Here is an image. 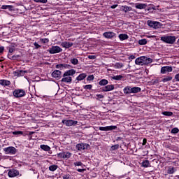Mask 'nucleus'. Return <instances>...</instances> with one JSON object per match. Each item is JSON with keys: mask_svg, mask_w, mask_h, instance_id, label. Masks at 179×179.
Masks as SVG:
<instances>
[{"mask_svg": "<svg viewBox=\"0 0 179 179\" xmlns=\"http://www.w3.org/2000/svg\"><path fill=\"white\" fill-rule=\"evenodd\" d=\"M76 73V71L75 69H70L64 72L63 74V78L61 80V82H64V83H72V77L73 75Z\"/></svg>", "mask_w": 179, "mask_h": 179, "instance_id": "1", "label": "nucleus"}, {"mask_svg": "<svg viewBox=\"0 0 179 179\" xmlns=\"http://www.w3.org/2000/svg\"><path fill=\"white\" fill-rule=\"evenodd\" d=\"M176 38L173 36H163L161 37V41L166 43V44H174Z\"/></svg>", "mask_w": 179, "mask_h": 179, "instance_id": "2", "label": "nucleus"}, {"mask_svg": "<svg viewBox=\"0 0 179 179\" xmlns=\"http://www.w3.org/2000/svg\"><path fill=\"white\" fill-rule=\"evenodd\" d=\"M14 97L19 99L20 97H24L26 96V90L23 89L15 90L13 92Z\"/></svg>", "mask_w": 179, "mask_h": 179, "instance_id": "3", "label": "nucleus"}, {"mask_svg": "<svg viewBox=\"0 0 179 179\" xmlns=\"http://www.w3.org/2000/svg\"><path fill=\"white\" fill-rule=\"evenodd\" d=\"M5 155H16L17 150L13 146H9L3 149Z\"/></svg>", "mask_w": 179, "mask_h": 179, "instance_id": "4", "label": "nucleus"}, {"mask_svg": "<svg viewBox=\"0 0 179 179\" xmlns=\"http://www.w3.org/2000/svg\"><path fill=\"white\" fill-rule=\"evenodd\" d=\"M90 148V145L87 143H78L76 145V149L79 152H82V150H86Z\"/></svg>", "mask_w": 179, "mask_h": 179, "instance_id": "5", "label": "nucleus"}, {"mask_svg": "<svg viewBox=\"0 0 179 179\" xmlns=\"http://www.w3.org/2000/svg\"><path fill=\"white\" fill-rule=\"evenodd\" d=\"M50 54H58L59 52H62V48L59 46H52L48 50Z\"/></svg>", "mask_w": 179, "mask_h": 179, "instance_id": "6", "label": "nucleus"}, {"mask_svg": "<svg viewBox=\"0 0 179 179\" xmlns=\"http://www.w3.org/2000/svg\"><path fill=\"white\" fill-rule=\"evenodd\" d=\"M72 157V153L70 152H62L57 154L59 159H70Z\"/></svg>", "mask_w": 179, "mask_h": 179, "instance_id": "7", "label": "nucleus"}, {"mask_svg": "<svg viewBox=\"0 0 179 179\" xmlns=\"http://www.w3.org/2000/svg\"><path fill=\"white\" fill-rule=\"evenodd\" d=\"M62 72L59 70H55L52 73V78H55L57 80H59L62 78Z\"/></svg>", "mask_w": 179, "mask_h": 179, "instance_id": "8", "label": "nucleus"}, {"mask_svg": "<svg viewBox=\"0 0 179 179\" xmlns=\"http://www.w3.org/2000/svg\"><path fill=\"white\" fill-rule=\"evenodd\" d=\"M147 23L150 27H152L153 29H159L160 26V22L152 20H148Z\"/></svg>", "mask_w": 179, "mask_h": 179, "instance_id": "9", "label": "nucleus"}, {"mask_svg": "<svg viewBox=\"0 0 179 179\" xmlns=\"http://www.w3.org/2000/svg\"><path fill=\"white\" fill-rule=\"evenodd\" d=\"M19 174H20V173L17 169H10L8 172V176L10 178H13V177H17V176H19Z\"/></svg>", "mask_w": 179, "mask_h": 179, "instance_id": "10", "label": "nucleus"}, {"mask_svg": "<svg viewBox=\"0 0 179 179\" xmlns=\"http://www.w3.org/2000/svg\"><path fill=\"white\" fill-rule=\"evenodd\" d=\"M103 36L105 38H108V40H111V38H114L117 34L114 33L113 31H106L103 34Z\"/></svg>", "mask_w": 179, "mask_h": 179, "instance_id": "11", "label": "nucleus"}, {"mask_svg": "<svg viewBox=\"0 0 179 179\" xmlns=\"http://www.w3.org/2000/svg\"><path fill=\"white\" fill-rule=\"evenodd\" d=\"M56 68L57 69H60V71H62L63 69H71L72 66L70 64H59L56 65Z\"/></svg>", "mask_w": 179, "mask_h": 179, "instance_id": "12", "label": "nucleus"}, {"mask_svg": "<svg viewBox=\"0 0 179 179\" xmlns=\"http://www.w3.org/2000/svg\"><path fill=\"white\" fill-rule=\"evenodd\" d=\"M117 129V126H106V127H100L99 131H114Z\"/></svg>", "mask_w": 179, "mask_h": 179, "instance_id": "13", "label": "nucleus"}, {"mask_svg": "<svg viewBox=\"0 0 179 179\" xmlns=\"http://www.w3.org/2000/svg\"><path fill=\"white\" fill-rule=\"evenodd\" d=\"M146 60V57L141 56L135 60L136 65H144V62Z\"/></svg>", "mask_w": 179, "mask_h": 179, "instance_id": "14", "label": "nucleus"}, {"mask_svg": "<svg viewBox=\"0 0 179 179\" xmlns=\"http://www.w3.org/2000/svg\"><path fill=\"white\" fill-rule=\"evenodd\" d=\"M62 122L67 126V127H72V125H76V124H78V121L76 120H62Z\"/></svg>", "mask_w": 179, "mask_h": 179, "instance_id": "15", "label": "nucleus"}, {"mask_svg": "<svg viewBox=\"0 0 179 179\" xmlns=\"http://www.w3.org/2000/svg\"><path fill=\"white\" fill-rule=\"evenodd\" d=\"M167 72H173V67L169 66H163L161 68V73H166Z\"/></svg>", "mask_w": 179, "mask_h": 179, "instance_id": "16", "label": "nucleus"}, {"mask_svg": "<svg viewBox=\"0 0 179 179\" xmlns=\"http://www.w3.org/2000/svg\"><path fill=\"white\" fill-rule=\"evenodd\" d=\"M166 173L169 175L174 174V173H176L177 168L174 166H169L166 168Z\"/></svg>", "mask_w": 179, "mask_h": 179, "instance_id": "17", "label": "nucleus"}, {"mask_svg": "<svg viewBox=\"0 0 179 179\" xmlns=\"http://www.w3.org/2000/svg\"><path fill=\"white\" fill-rule=\"evenodd\" d=\"M115 87L114 85H108L105 87H102V92H111V90H114Z\"/></svg>", "mask_w": 179, "mask_h": 179, "instance_id": "18", "label": "nucleus"}, {"mask_svg": "<svg viewBox=\"0 0 179 179\" xmlns=\"http://www.w3.org/2000/svg\"><path fill=\"white\" fill-rule=\"evenodd\" d=\"M61 45L63 48H71L73 45V43L64 41L61 43Z\"/></svg>", "mask_w": 179, "mask_h": 179, "instance_id": "19", "label": "nucleus"}, {"mask_svg": "<svg viewBox=\"0 0 179 179\" xmlns=\"http://www.w3.org/2000/svg\"><path fill=\"white\" fill-rule=\"evenodd\" d=\"M27 73V71H24V70H17L15 71V76L20 77V76H24Z\"/></svg>", "mask_w": 179, "mask_h": 179, "instance_id": "20", "label": "nucleus"}, {"mask_svg": "<svg viewBox=\"0 0 179 179\" xmlns=\"http://www.w3.org/2000/svg\"><path fill=\"white\" fill-rule=\"evenodd\" d=\"M1 86H10V81L5 79L0 80Z\"/></svg>", "mask_w": 179, "mask_h": 179, "instance_id": "21", "label": "nucleus"}, {"mask_svg": "<svg viewBox=\"0 0 179 179\" xmlns=\"http://www.w3.org/2000/svg\"><path fill=\"white\" fill-rule=\"evenodd\" d=\"M118 38H120V41H124V40H128L129 36L127 34H119Z\"/></svg>", "mask_w": 179, "mask_h": 179, "instance_id": "22", "label": "nucleus"}, {"mask_svg": "<svg viewBox=\"0 0 179 179\" xmlns=\"http://www.w3.org/2000/svg\"><path fill=\"white\" fill-rule=\"evenodd\" d=\"M135 8L136 9H145L146 8V4L142 3H136L135 4Z\"/></svg>", "mask_w": 179, "mask_h": 179, "instance_id": "23", "label": "nucleus"}, {"mask_svg": "<svg viewBox=\"0 0 179 179\" xmlns=\"http://www.w3.org/2000/svg\"><path fill=\"white\" fill-rule=\"evenodd\" d=\"M124 94H131L132 93V87L127 86L123 89Z\"/></svg>", "mask_w": 179, "mask_h": 179, "instance_id": "24", "label": "nucleus"}, {"mask_svg": "<svg viewBox=\"0 0 179 179\" xmlns=\"http://www.w3.org/2000/svg\"><path fill=\"white\" fill-rule=\"evenodd\" d=\"M19 58H20V55H9L8 59L11 61H18Z\"/></svg>", "mask_w": 179, "mask_h": 179, "instance_id": "25", "label": "nucleus"}, {"mask_svg": "<svg viewBox=\"0 0 179 179\" xmlns=\"http://www.w3.org/2000/svg\"><path fill=\"white\" fill-rule=\"evenodd\" d=\"M40 148L42 150H44V152H50L51 150V147L47 145L42 144L40 145Z\"/></svg>", "mask_w": 179, "mask_h": 179, "instance_id": "26", "label": "nucleus"}, {"mask_svg": "<svg viewBox=\"0 0 179 179\" xmlns=\"http://www.w3.org/2000/svg\"><path fill=\"white\" fill-rule=\"evenodd\" d=\"M1 9H4V10L8 9V10H9L10 12H12V10H13V6L3 5L1 6Z\"/></svg>", "mask_w": 179, "mask_h": 179, "instance_id": "27", "label": "nucleus"}, {"mask_svg": "<svg viewBox=\"0 0 179 179\" xmlns=\"http://www.w3.org/2000/svg\"><path fill=\"white\" fill-rule=\"evenodd\" d=\"M171 80H173V77L170 76H164V78L162 79V82H163L164 83H166V82H170Z\"/></svg>", "mask_w": 179, "mask_h": 179, "instance_id": "28", "label": "nucleus"}, {"mask_svg": "<svg viewBox=\"0 0 179 179\" xmlns=\"http://www.w3.org/2000/svg\"><path fill=\"white\" fill-rule=\"evenodd\" d=\"M7 50H8V55H7V57L8 58L9 55H12V54L15 51V46H8V47H7Z\"/></svg>", "mask_w": 179, "mask_h": 179, "instance_id": "29", "label": "nucleus"}, {"mask_svg": "<svg viewBox=\"0 0 179 179\" xmlns=\"http://www.w3.org/2000/svg\"><path fill=\"white\" fill-rule=\"evenodd\" d=\"M141 166L142 167H145V168L150 167V162H149V160L145 159L142 162Z\"/></svg>", "mask_w": 179, "mask_h": 179, "instance_id": "30", "label": "nucleus"}, {"mask_svg": "<svg viewBox=\"0 0 179 179\" xmlns=\"http://www.w3.org/2000/svg\"><path fill=\"white\" fill-rule=\"evenodd\" d=\"M86 76H87V75L85 73H83L76 78V80H83V79L86 78Z\"/></svg>", "mask_w": 179, "mask_h": 179, "instance_id": "31", "label": "nucleus"}, {"mask_svg": "<svg viewBox=\"0 0 179 179\" xmlns=\"http://www.w3.org/2000/svg\"><path fill=\"white\" fill-rule=\"evenodd\" d=\"M99 86H106V85H108V80L106 79H102L99 82Z\"/></svg>", "mask_w": 179, "mask_h": 179, "instance_id": "32", "label": "nucleus"}, {"mask_svg": "<svg viewBox=\"0 0 179 179\" xmlns=\"http://www.w3.org/2000/svg\"><path fill=\"white\" fill-rule=\"evenodd\" d=\"M141 90H142L139 87H131V93H134V94L140 93Z\"/></svg>", "mask_w": 179, "mask_h": 179, "instance_id": "33", "label": "nucleus"}, {"mask_svg": "<svg viewBox=\"0 0 179 179\" xmlns=\"http://www.w3.org/2000/svg\"><path fill=\"white\" fill-rule=\"evenodd\" d=\"M111 79H113V80H122V79H124V76H122V75L114 76L111 77Z\"/></svg>", "mask_w": 179, "mask_h": 179, "instance_id": "34", "label": "nucleus"}, {"mask_svg": "<svg viewBox=\"0 0 179 179\" xmlns=\"http://www.w3.org/2000/svg\"><path fill=\"white\" fill-rule=\"evenodd\" d=\"M118 149H120V145L115 144L110 147V152H113L114 150H118Z\"/></svg>", "mask_w": 179, "mask_h": 179, "instance_id": "35", "label": "nucleus"}, {"mask_svg": "<svg viewBox=\"0 0 179 179\" xmlns=\"http://www.w3.org/2000/svg\"><path fill=\"white\" fill-rule=\"evenodd\" d=\"M122 10H123V12H125V13H127V12H130V10H132V7L128 6H123Z\"/></svg>", "mask_w": 179, "mask_h": 179, "instance_id": "36", "label": "nucleus"}, {"mask_svg": "<svg viewBox=\"0 0 179 179\" xmlns=\"http://www.w3.org/2000/svg\"><path fill=\"white\" fill-rule=\"evenodd\" d=\"M152 62L153 59L145 57V60H144V65H148V64H152Z\"/></svg>", "mask_w": 179, "mask_h": 179, "instance_id": "37", "label": "nucleus"}, {"mask_svg": "<svg viewBox=\"0 0 179 179\" xmlns=\"http://www.w3.org/2000/svg\"><path fill=\"white\" fill-rule=\"evenodd\" d=\"M139 45H146L148 44V40L146 39H141L138 41Z\"/></svg>", "mask_w": 179, "mask_h": 179, "instance_id": "38", "label": "nucleus"}, {"mask_svg": "<svg viewBox=\"0 0 179 179\" xmlns=\"http://www.w3.org/2000/svg\"><path fill=\"white\" fill-rule=\"evenodd\" d=\"M162 115H165L166 117H171L173 115V112L170 111H164L162 113Z\"/></svg>", "mask_w": 179, "mask_h": 179, "instance_id": "39", "label": "nucleus"}, {"mask_svg": "<svg viewBox=\"0 0 179 179\" xmlns=\"http://www.w3.org/2000/svg\"><path fill=\"white\" fill-rule=\"evenodd\" d=\"M57 169H58V165L53 164L49 166L50 171H55Z\"/></svg>", "mask_w": 179, "mask_h": 179, "instance_id": "40", "label": "nucleus"}, {"mask_svg": "<svg viewBox=\"0 0 179 179\" xmlns=\"http://www.w3.org/2000/svg\"><path fill=\"white\" fill-rule=\"evenodd\" d=\"M70 62L73 65H78L79 64V60L76 58L71 59Z\"/></svg>", "mask_w": 179, "mask_h": 179, "instance_id": "41", "label": "nucleus"}, {"mask_svg": "<svg viewBox=\"0 0 179 179\" xmlns=\"http://www.w3.org/2000/svg\"><path fill=\"white\" fill-rule=\"evenodd\" d=\"M115 68L117 69H121L124 66V64L122 63L117 62L115 64Z\"/></svg>", "mask_w": 179, "mask_h": 179, "instance_id": "42", "label": "nucleus"}, {"mask_svg": "<svg viewBox=\"0 0 179 179\" xmlns=\"http://www.w3.org/2000/svg\"><path fill=\"white\" fill-rule=\"evenodd\" d=\"M83 89H85V90H92V88L93 87V85H86L83 86Z\"/></svg>", "mask_w": 179, "mask_h": 179, "instance_id": "43", "label": "nucleus"}, {"mask_svg": "<svg viewBox=\"0 0 179 179\" xmlns=\"http://www.w3.org/2000/svg\"><path fill=\"white\" fill-rule=\"evenodd\" d=\"M73 166H80V167H85V164H83V163H82V162H76L73 163Z\"/></svg>", "mask_w": 179, "mask_h": 179, "instance_id": "44", "label": "nucleus"}, {"mask_svg": "<svg viewBox=\"0 0 179 179\" xmlns=\"http://www.w3.org/2000/svg\"><path fill=\"white\" fill-rule=\"evenodd\" d=\"M34 2H36V3H47L48 0H34Z\"/></svg>", "mask_w": 179, "mask_h": 179, "instance_id": "45", "label": "nucleus"}, {"mask_svg": "<svg viewBox=\"0 0 179 179\" xmlns=\"http://www.w3.org/2000/svg\"><path fill=\"white\" fill-rule=\"evenodd\" d=\"M178 132H179V129H178V127H174V128H173V129H171V134H178Z\"/></svg>", "mask_w": 179, "mask_h": 179, "instance_id": "46", "label": "nucleus"}, {"mask_svg": "<svg viewBox=\"0 0 179 179\" xmlns=\"http://www.w3.org/2000/svg\"><path fill=\"white\" fill-rule=\"evenodd\" d=\"M13 135H16L17 136H19V135H23V131H13Z\"/></svg>", "mask_w": 179, "mask_h": 179, "instance_id": "47", "label": "nucleus"}, {"mask_svg": "<svg viewBox=\"0 0 179 179\" xmlns=\"http://www.w3.org/2000/svg\"><path fill=\"white\" fill-rule=\"evenodd\" d=\"M87 82H90L92 80H94V76L93 75H90L87 78Z\"/></svg>", "mask_w": 179, "mask_h": 179, "instance_id": "48", "label": "nucleus"}, {"mask_svg": "<svg viewBox=\"0 0 179 179\" xmlns=\"http://www.w3.org/2000/svg\"><path fill=\"white\" fill-rule=\"evenodd\" d=\"M41 41L43 43V44H47V43L50 42V39L45 38H42L41 39Z\"/></svg>", "mask_w": 179, "mask_h": 179, "instance_id": "49", "label": "nucleus"}, {"mask_svg": "<svg viewBox=\"0 0 179 179\" xmlns=\"http://www.w3.org/2000/svg\"><path fill=\"white\" fill-rule=\"evenodd\" d=\"M96 100H100L101 99H104V96L100 94H97L96 95Z\"/></svg>", "mask_w": 179, "mask_h": 179, "instance_id": "50", "label": "nucleus"}, {"mask_svg": "<svg viewBox=\"0 0 179 179\" xmlns=\"http://www.w3.org/2000/svg\"><path fill=\"white\" fill-rule=\"evenodd\" d=\"M34 45L36 50H38V48H40L41 47V45H40L38 43H37V42H34Z\"/></svg>", "mask_w": 179, "mask_h": 179, "instance_id": "51", "label": "nucleus"}, {"mask_svg": "<svg viewBox=\"0 0 179 179\" xmlns=\"http://www.w3.org/2000/svg\"><path fill=\"white\" fill-rule=\"evenodd\" d=\"M77 171H78V173H85V171H86V169H78Z\"/></svg>", "mask_w": 179, "mask_h": 179, "instance_id": "52", "label": "nucleus"}, {"mask_svg": "<svg viewBox=\"0 0 179 179\" xmlns=\"http://www.w3.org/2000/svg\"><path fill=\"white\" fill-rule=\"evenodd\" d=\"M4 50H5V47L1 46L0 47V55H1V54H3Z\"/></svg>", "mask_w": 179, "mask_h": 179, "instance_id": "53", "label": "nucleus"}, {"mask_svg": "<svg viewBox=\"0 0 179 179\" xmlns=\"http://www.w3.org/2000/svg\"><path fill=\"white\" fill-rule=\"evenodd\" d=\"M71 178V175L69 174H66L63 176V179H69Z\"/></svg>", "mask_w": 179, "mask_h": 179, "instance_id": "54", "label": "nucleus"}, {"mask_svg": "<svg viewBox=\"0 0 179 179\" xmlns=\"http://www.w3.org/2000/svg\"><path fill=\"white\" fill-rule=\"evenodd\" d=\"M88 59H96V55H89Z\"/></svg>", "mask_w": 179, "mask_h": 179, "instance_id": "55", "label": "nucleus"}, {"mask_svg": "<svg viewBox=\"0 0 179 179\" xmlns=\"http://www.w3.org/2000/svg\"><path fill=\"white\" fill-rule=\"evenodd\" d=\"M146 143H148V139L143 138V143H142L143 146H145V145H146Z\"/></svg>", "mask_w": 179, "mask_h": 179, "instance_id": "56", "label": "nucleus"}, {"mask_svg": "<svg viewBox=\"0 0 179 179\" xmlns=\"http://www.w3.org/2000/svg\"><path fill=\"white\" fill-rule=\"evenodd\" d=\"M175 79H176V82H179V73H178L175 76Z\"/></svg>", "mask_w": 179, "mask_h": 179, "instance_id": "57", "label": "nucleus"}, {"mask_svg": "<svg viewBox=\"0 0 179 179\" xmlns=\"http://www.w3.org/2000/svg\"><path fill=\"white\" fill-rule=\"evenodd\" d=\"M135 58H136V57H135V55H130V56L129 57V59H131V60L135 59Z\"/></svg>", "mask_w": 179, "mask_h": 179, "instance_id": "58", "label": "nucleus"}, {"mask_svg": "<svg viewBox=\"0 0 179 179\" xmlns=\"http://www.w3.org/2000/svg\"><path fill=\"white\" fill-rule=\"evenodd\" d=\"M118 6V4H115V5H112L110 6L111 9H115V8H117Z\"/></svg>", "mask_w": 179, "mask_h": 179, "instance_id": "59", "label": "nucleus"}, {"mask_svg": "<svg viewBox=\"0 0 179 179\" xmlns=\"http://www.w3.org/2000/svg\"><path fill=\"white\" fill-rule=\"evenodd\" d=\"M122 137H117L116 138V142H120V141H122Z\"/></svg>", "mask_w": 179, "mask_h": 179, "instance_id": "60", "label": "nucleus"}, {"mask_svg": "<svg viewBox=\"0 0 179 179\" xmlns=\"http://www.w3.org/2000/svg\"><path fill=\"white\" fill-rule=\"evenodd\" d=\"M151 8H152V9H153L154 10H155V9H156V8H155V6H152Z\"/></svg>", "mask_w": 179, "mask_h": 179, "instance_id": "61", "label": "nucleus"}, {"mask_svg": "<svg viewBox=\"0 0 179 179\" xmlns=\"http://www.w3.org/2000/svg\"><path fill=\"white\" fill-rule=\"evenodd\" d=\"M66 1H72V0H66Z\"/></svg>", "mask_w": 179, "mask_h": 179, "instance_id": "62", "label": "nucleus"}, {"mask_svg": "<svg viewBox=\"0 0 179 179\" xmlns=\"http://www.w3.org/2000/svg\"><path fill=\"white\" fill-rule=\"evenodd\" d=\"M178 178L179 179V176H178Z\"/></svg>", "mask_w": 179, "mask_h": 179, "instance_id": "63", "label": "nucleus"}]
</instances>
